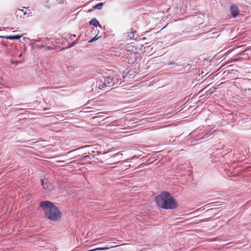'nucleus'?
Returning <instances> with one entry per match:
<instances>
[{"instance_id":"nucleus-1","label":"nucleus","mask_w":251,"mask_h":251,"mask_svg":"<svg viewBox=\"0 0 251 251\" xmlns=\"http://www.w3.org/2000/svg\"><path fill=\"white\" fill-rule=\"evenodd\" d=\"M158 206L165 209H174L177 207L178 204L175 199L167 192H162L155 199Z\"/></svg>"},{"instance_id":"nucleus-2","label":"nucleus","mask_w":251,"mask_h":251,"mask_svg":"<svg viewBox=\"0 0 251 251\" xmlns=\"http://www.w3.org/2000/svg\"><path fill=\"white\" fill-rule=\"evenodd\" d=\"M40 206L44 211L46 216L50 220L57 221L61 218L62 213L51 202L48 201H41Z\"/></svg>"},{"instance_id":"nucleus-3","label":"nucleus","mask_w":251,"mask_h":251,"mask_svg":"<svg viewBox=\"0 0 251 251\" xmlns=\"http://www.w3.org/2000/svg\"><path fill=\"white\" fill-rule=\"evenodd\" d=\"M123 79V76H122ZM122 77L121 75H109L104 78V85L106 87H111L114 85H118L121 83Z\"/></svg>"},{"instance_id":"nucleus-4","label":"nucleus","mask_w":251,"mask_h":251,"mask_svg":"<svg viewBox=\"0 0 251 251\" xmlns=\"http://www.w3.org/2000/svg\"><path fill=\"white\" fill-rule=\"evenodd\" d=\"M230 10L233 17H236L239 14L238 8L236 5H231L230 8Z\"/></svg>"},{"instance_id":"nucleus-5","label":"nucleus","mask_w":251,"mask_h":251,"mask_svg":"<svg viewBox=\"0 0 251 251\" xmlns=\"http://www.w3.org/2000/svg\"><path fill=\"white\" fill-rule=\"evenodd\" d=\"M22 35H12V36H0V38H5L6 39H9V40H14V39H20L22 37Z\"/></svg>"},{"instance_id":"nucleus-6","label":"nucleus","mask_w":251,"mask_h":251,"mask_svg":"<svg viewBox=\"0 0 251 251\" xmlns=\"http://www.w3.org/2000/svg\"><path fill=\"white\" fill-rule=\"evenodd\" d=\"M135 35H137L136 31L127 32L126 33V39L132 40L135 38Z\"/></svg>"},{"instance_id":"nucleus-7","label":"nucleus","mask_w":251,"mask_h":251,"mask_svg":"<svg viewBox=\"0 0 251 251\" xmlns=\"http://www.w3.org/2000/svg\"><path fill=\"white\" fill-rule=\"evenodd\" d=\"M21 13H23V15H27L28 17H30L32 16L31 12L27 13L26 11L24 12V10L23 9H18L16 11V14L18 16L19 15H20Z\"/></svg>"},{"instance_id":"nucleus-8","label":"nucleus","mask_w":251,"mask_h":251,"mask_svg":"<svg viewBox=\"0 0 251 251\" xmlns=\"http://www.w3.org/2000/svg\"><path fill=\"white\" fill-rule=\"evenodd\" d=\"M89 24L91 25H93L96 27H97L98 25L101 27V25L99 24V21L95 18L92 19L89 22Z\"/></svg>"},{"instance_id":"nucleus-9","label":"nucleus","mask_w":251,"mask_h":251,"mask_svg":"<svg viewBox=\"0 0 251 251\" xmlns=\"http://www.w3.org/2000/svg\"><path fill=\"white\" fill-rule=\"evenodd\" d=\"M103 4L102 2L99 3L93 6V9L100 10V9H101L102 7L103 6Z\"/></svg>"},{"instance_id":"nucleus-10","label":"nucleus","mask_w":251,"mask_h":251,"mask_svg":"<svg viewBox=\"0 0 251 251\" xmlns=\"http://www.w3.org/2000/svg\"><path fill=\"white\" fill-rule=\"evenodd\" d=\"M97 36H96L95 37H94L93 38H92V39H91V40L89 41V43H91V42H93V41H95L97 40L98 39H99V37L97 38Z\"/></svg>"},{"instance_id":"nucleus-11","label":"nucleus","mask_w":251,"mask_h":251,"mask_svg":"<svg viewBox=\"0 0 251 251\" xmlns=\"http://www.w3.org/2000/svg\"><path fill=\"white\" fill-rule=\"evenodd\" d=\"M215 132V130L210 131L209 132H207L206 134L207 137H209L211 135H212L214 132Z\"/></svg>"},{"instance_id":"nucleus-12","label":"nucleus","mask_w":251,"mask_h":251,"mask_svg":"<svg viewBox=\"0 0 251 251\" xmlns=\"http://www.w3.org/2000/svg\"><path fill=\"white\" fill-rule=\"evenodd\" d=\"M41 182L42 186L43 187V188H44V189H45V186H44V180H43V179H41Z\"/></svg>"},{"instance_id":"nucleus-13","label":"nucleus","mask_w":251,"mask_h":251,"mask_svg":"<svg viewBox=\"0 0 251 251\" xmlns=\"http://www.w3.org/2000/svg\"><path fill=\"white\" fill-rule=\"evenodd\" d=\"M76 44V43L75 41V42H73L71 44V45L69 47H73L74 46H75V44Z\"/></svg>"},{"instance_id":"nucleus-14","label":"nucleus","mask_w":251,"mask_h":251,"mask_svg":"<svg viewBox=\"0 0 251 251\" xmlns=\"http://www.w3.org/2000/svg\"><path fill=\"white\" fill-rule=\"evenodd\" d=\"M175 64V62L174 61H170L167 64L168 65H172V64Z\"/></svg>"},{"instance_id":"nucleus-15","label":"nucleus","mask_w":251,"mask_h":251,"mask_svg":"<svg viewBox=\"0 0 251 251\" xmlns=\"http://www.w3.org/2000/svg\"><path fill=\"white\" fill-rule=\"evenodd\" d=\"M52 48L50 47H47V49L48 50H51Z\"/></svg>"},{"instance_id":"nucleus-16","label":"nucleus","mask_w":251,"mask_h":251,"mask_svg":"<svg viewBox=\"0 0 251 251\" xmlns=\"http://www.w3.org/2000/svg\"><path fill=\"white\" fill-rule=\"evenodd\" d=\"M63 1H62L61 0H59V3H63Z\"/></svg>"},{"instance_id":"nucleus-17","label":"nucleus","mask_w":251,"mask_h":251,"mask_svg":"<svg viewBox=\"0 0 251 251\" xmlns=\"http://www.w3.org/2000/svg\"><path fill=\"white\" fill-rule=\"evenodd\" d=\"M72 36H73V37H75V35H73Z\"/></svg>"}]
</instances>
